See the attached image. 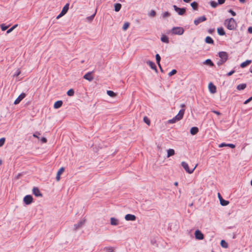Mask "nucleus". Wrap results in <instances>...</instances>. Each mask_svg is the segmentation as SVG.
<instances>
[{
  "label": "nucleus",
  "mask_w": 252,
  "mask_h": 252,
  "mask_svg": "<svg viewBox=\"0 0 252 252\" xmlns=\"http://www.w3.org/2000/svg\"><path fill=\"white\" fill-rule=\"evenodd\" d=\"M224 25L229 30H234L237 27V23L233 18L226 19Z\"/></svg>",
  "instance_id": "nucleus-1"
},
{
  "label": "nucleus",
  "mask_w": 252,
  "mask_h": 252,
  "mask_svg": "<svg viewBox=\"0 0 252 252\" xmlns=\"http://www.w3.org/2000/svg\"><path fill=\"white\" fill-rule=\"evenodd\" d=\"M184 28L181 27H173L171 30L172 34L174 35H182L184 33Z\"/></svg>",
  "instance_id": "nucleus-2"
},
{
  "label": "nucleus",
  "mask_w": 252,
  "mask_h": 252,
  "mask_svg": "<svg viewBox=\"0 0 252 252\" xmlns=\"http://www.w3.org/2000/svg\"><path fill=\"white\" fill-rule=\"evenodd\" d=\"M181 165L182 167L184 168V169L185 170V171L189 174H191L192 173H193V172L194 171V170H195V168L197 165V164H196L193 168L190 169L189 167L188 164L185 161H182L181 163Z\"/></svg>",
  "instance_id": "nucleus-3"
},
{
  "label": "nucleus",
  "mask_w": 252,
  "mask_h": 252,
  "mask_svg": "<svg viewBox=\"0 0 252 252\" xmlns=\"http://www.w3.org/2000/svg\"><path fill=\"white\" fill-rule=\"evenodd\" d=\"M173 7L174 9V10L177 12L179 15H183L185 12L186 9V8H180L177 7L176 5H174L173 6Z\"/></svg>",
  "instance_id": "nucleus-4"
},
{
  "label": "nucleus",
  "mask_w": 252,
  "mask_h": 252,
  "mask_svg": "<svg viewBox=\"0 0 252 252\" xmlns=\"http://www.w3.org/2000/svg\"><path fill=\"white\" fill-rule=\"evenodd\" d=\"M23 201L26 205L31 204L33 202V198L31 195H27L24 197Z\"/></svg>",
  "instance_id": "nucleus-5"
},
{
  "label": "nucleus",
  "mask_w": 252,
  "mask_h": 252,
  "mask_svg": "<svg viewBox=\"0 0 252 252\" xmlns=\"http://www.w3.org/2000/svg\"><path fill=\"white\" fill-rule=\"evenodd\" d=\"M219 56L220 59L227 61L228 58V54L226 52L221 51L219 53Z\"/></svg>",
  "instance_id": "nucleus-6"
},
{
  "label": "nucleus",
  "mask_w": 252,
  "mask_h": 252,
  "mask_svg": "<svg viewBox=\"0 0 252 252\" xmlns=\"http://www.w3.org/2000/svg\"><path fill=\"white\" fill-rule=\"evenodd\" d=\"M194 235L195 238L197 240H201L204 239V235L199 230H195Z\"/></svg>",
  "instance_id": "nucleus-7"
},
{
  "label": "nucleus",
  "mask_w": 252,
  "mask_h": 252,
  "mask_svg": "<svg viewBox=\"0 0 252 252\" xmlns=\"http://www.w3.org/2000/svg\"><path fill=\"white\" fill-rule=\"evenodd\" d=\"M206 17L205 16H202L201 17H198V18L196 19L194 21V24L197 26L200 23L205 21L206 20Z\"/></svg>",
  "instance_id": "nucleus-8"
},
{
  "label": "nucleus",
  "mask_w": 252,
  "mask_h": 252,
  "mask_svg": "<svg viewBox=\"0 0 252 252\" xmlns=\"http://www.w3.org/2000/svg\"><path fill=\"white\" fill-rule=\"evenodd\" d=\"M32 193L36 197H42V194L40 192L39 189L37 187H33Z\"/></svg>",
  "instance_id": "nucleus-9"
},
{
  "label": "nucleus",
  "mask_w": 252,
  "mask_h": 252,
  "mask_svg": "<svg viewBox=\"0 0 252 252\" xmlns=\"http://www.w3.org/2000/svg\"><path fill=\"white\" fill-rule=\"evenodd\" d=\"M85 220H80L77 224L74 225V230H77L81 228L82 225L85 223Z\"/></svg>",
  "instance_id": "nucleus-10"
},
{
  "label": "nucleus",
  "mask_w": 252,
  "mask_h": 252,
  "mask_svg": "<svg viewBox=\"0 0 252 252\" xmlns=\"http://www.w3.org/2000/svg\"><path fill=\"white\" fill-rule=\"evenodd\" d=\"M208 88L209 91L211 94H215L216 93V87L212 82L209 84Z\"/></svg>",
  "instance_id": "nucleus-11"
},
{
  "label": "nucleus",
  "mask_w": 252,
  "mask_h": 252,
  "mask_svg": "<svg viewBox=\"0 0 252 252\" xmlns=\"http://www.w3.org/2000/svg\"><path fill=\"white\" fill-rule=\"evenodd\" d=\"M93 72H89L85 74L83 78L89 81H92L94 79V76L92 75Z\"/></svg>",
  "instance_id": "nucleus-12"
},
{
  "label": "nucleus",
  "mask_w": 252,
  "mask_h": 252,
  "mask_svg": "<svg viewBox=\"0 0 252 252\" xmlns=\"http://www.w3.org/2000/svg\"><path fill=\"white\" fill-rule=\"evenodd\" d=\"M185 110L184 109H181L178 114L175 116V119H177V120L180 121L181 120L184 116L185 113Z\"/></svg>",
  "instance_id": "nucleus-13"
},
{
  "label": "nucleus",
  "mask_w": 252,
  "mask_h": 252,
  "mask_svg": "<svg viewBox=\"0 0 252 252\" xmlns=\"http://www.w3.org/2000/svg\"><path fill=\"white\" fill-rule=\"evenodd\" d=\"M26 96V94L25 93L21 94L14 101V104H17L20 103V102Z\"/></svg>",
  "instance_id": "nucleus-14"
},
{
  "label": "nucleus",
  "mask_w": 252,
  "mask_h": 252,
  "mask_svg": "<svg viewBox=\"0 0 252 252\" xmlns=\"http://www.w3.org/2000/svg\"><path fill=\"white\" fill-rule=\"evenodd\" d=\"M136 216L134 215L127 214L125 216V219L126 220L134 221L136 220Z\"/></svg>",
  "instance_id": "nucleus-15"
},
{
  "label": "nucleus",
  "mask_w": 252,
  "mask_h": 252,
  "mask_svg": "<svg viewBox=\"0 0 252 252\" xmlns=\"http://www.w3.org/2000/svg\"><path fill=\"white\" fill-rule=\"evenodd\" d=\"M147 63L149 65V66L151 67L152 69L155 70L156 72L158 71L157 66L154 62L151 61H148L147 62Z\"/></svg>",
  "instance_id": "nucleus-16"
},
{
  "label": "nucleus",
  "mask_w": 252,
  "mask_h": 252,
  "mask_svg": "<svg viewBox=\"0 0 252 252\" xmlns=\"http://www.w3.org/2000/svg\"><path fill=\"white\" fill-rule=\"evenodd\" d=\"M63 103V102L62 100H58L55 102L54 104V108L55 109H58L62 106Z\"/></svg>",
  "instance_id": "nucleus-17"
},
{
  "label": "nucleus",
  "mask_w": 252,
  "mask_h": 252,
  "mask_svg": "<svg viewBox=\"0 0 252 252\" xmlns=\"http://www.w3.org/2000/svg\"><path fill=\"white\" fill-rule=\"evenodd\" d=\"M64 170V169L63 167H61L58 171L56 177V180L57 181H59L60 180V175L63 172Z\"/></svg>",
  "instance_id": "nucleus-18"
},
{
  "label": "nucleus",
  "mask_w": 252,
  "mask_h": 252,
  "mask_svg": "<svg viewBox=\"0 0 252 252\" xmlns=\"http://www.w3.org/2000/svg\"><path fill=\"white\" fill-rule=\"evenodd\" d=\"M198 131H199V130H198V127L194 126V127H192L190 128V132L192 135H195L198 133Z\"/></svg>",
  "instance_id": "nucleus-19"
},
{
  "label": "nucleus",
  "mask_w": 252,
  "mask_h": 252,
  "mask_svg": "<svg viewBox=\"0 0 252 252\" xmlns=\"http://www.w3.org/2000/svg\"><path fill=\"white\" fill-rule=\"evenodd\" d=\"M160 40L162 42L166 43H168L169 42L168 37L164 34L162 35V36L160 38Z\"/></svg>",
  "instance_id": "nucleus-20"
},
{
  "label": "nucleus",
  "mask_w": 252,
  "mask_h": 252,
  "mask_svg": "<svg viewBox=\"0 0 252 252\" xmlns=\"http://www.w3.org/2000/svg\"><path fill=\"white\" fill-rule=\"evenodd\" d=\"M175 155V151L173 149H169L167 150V158H169Z\"/></svg>",
  "instance_id": "nucleus-21"
},
{
  "label": "nucleus",
  "mask_w": 252,
  "mask_h": 252,
  "mask_svg": "<svg viewBox=\"0 0 252 252\" xmlns=\"http://www.w3.org/2000/svg\"><path fill=\"white\" fill-rule=\"evenodd\" d=\"M252 63L251 60H247L245 62L242 63L240 64V66L242 68H244L247 66L248 65Z\"/></svg>",
  "instance_id": "nucleus-22"
},
{
  "label": "nucleus",
  "mask_w": 252,
  "mask_h": 252,
  "mask_svg": "<svg viewBox=\"0 0 252 252\" xmlns=\"http://www.w3.org/2000/svg\"><path fill=\"white\" fill-rule=\"evenodd\" d=\"M69 4L68 3H66L63 7L62 12L64 14H65L66 12H67L68 9H69Z\"/></svg>",
  "instance_id": "nucleus-23"
},
{
  "label": "nucleus",
  "mask_w": 252,
  "mask_h": 252,
  "mask_svg": "<svg viewBox=\"0 0 252 252\" xmlns=\"http://www.w3.org/2000/svg\"><path fill=\"white\" fill-rule=\"evenodd\" d=\"M111 224L112 225H118V220L114 218H111Z\"/></svg>",
  "instance_id": "nucleus-24"
},
{
  "label": "nucleus",
  "mask_w": 252,
  "mask_h": 252,
  "mask_svg": "<svg viewBox=\"0 0 252 252\" xmlns=\"http://www.w3.org/2000/svg\"><path fill=\"white\" fill-rule=\"evenodd\" d=\"M217 31L220 35H224L225 34V32L222 27L218 28Z\"/></svg>",
  "instance_id": "nucleus-25"
},
{
  "label": "nucleus",
  "mask_w": 252,
  "mask_h": 252,
  "mask_svg": "<svg viewBox=\"0 0 252 252\" xmlns=\"http://www.w3.org/2000/svg\"><path fill=\"white\" fill-rule=\"evenodd\" d=\"M122 7V5L120 3H117L114 4L115 11L118 12L120 10Z\"/></svg>",
  "instance_id": "nucleus-26"
},
{
  "label": "nucleus",
  "mask_w": 252,
  "mask_h": 252,
  "mask_svg": "<svg viewBox=\"0 0 252 252\" xmlns=\"http://www.w3.org/2000/svg\"><path fill=\"white\" fill-rule=\"evenodd\" d=\"M205 42L208 44H213L214 40L210 36H207L205 38Z\"/></svg>",
  "instance_id": "nucleus-27"
},
{
  "label": "nucleus",
  "mask_w": 252,
  "mask_h": 252,
  "mask_svg": "<svg viewBox=\"0 0 252 252\" xmlns=\"http://www.w3.org/2000/svg\"><path fill=\"white\" fill-rule=\"evenodd\" d=\"M204 63L207 65H209L210 66H213L214 65V63L210 59H207L206 60H205V62H204Z\"/></svg>",
  "instance_id": "nucleus-28"
},
{
  "label": "nucleus",
  "mask_w": 252,
  "mask_h": 252,
  "mask_svg": "<svg viewBox=\"0 0 252 252\" xmlns=\"http://www.w3.org/2000/svg\"><path fill=\"white\" fill-rule=\"evenodd\" d=\"M246 84H241L237 86V89L238 90H243L246 88Z\"/></svg>",
  "instance_id": "nucleus-29"
},
{
  "label": "nucleus",
  "mask_w": 252,
  "mask_h": 252,
  "mask_svg": "<svg viewBox=\"0 0 252 252\" xmlns=\"http://www.w3.org/2000/svg\"><path fill=\"white\" fill-rule=\"evenodd\" d=\"M220 205L222 206H226L229 203V202L228 201L225 200L223 199V198L221 199L220 201Z\"/></svg>",
  "instance_id": "nucleus-30"
},
{
  "label": "nucleus",
  "mask_w": 252,
  "mask_h": 252,
  "mask_svg": "<svg viewBox=\"0 0 252 252\" xmlns=\"http://www.w3.org/2000/svg\"><path fill=\"white\" fill-rule=\"evenodd\" d=\"M220 245L222 248H227L228 247V244L225 240H222L220 242Z\"/></svg>",
  "instance_id": "nucleus-31"
},
{
  "label": "nucleus",
  "mask_w": 252,
  "mask_h": 252,
  "mask_svg": "<svg viewBox=\"0 0 252 252\" xmlns=\"http://www.w3.org/2000/svg\"><path fill=\"white\" fill-rule=\"evenodd\" d=\"M107 94L109 96L112 97H115L117 95V94L112 91H107Z\"/></svg>",
  "instance_id": "nucleus-32"
},
{
  "label": "nucleus",
  "mask_w": 252,
  "mask_h": 252,
  "mask_svg": "<svg viewBox=\"0 0 252 252\" xmlns=\"http://www.w3.org/2000/svg\"><path fill=\"white\" fill-rule=\"evenodd\" d=\"M160 56L159 55V54H157L156 55V62L158 65V66H160Z\"/></svg>",
  "instance_id": "nucleus-33"
},
{
  "label": "nucleus",
  "mask_w": 252,
  "mask_h": 252,
  "mask_svg": "<svg viewBox=\"0 0 252 252\" xmlns=\"http://www.w3.org/2000/svg\"><path fill=\"white\" fill-rule=\"evenodd\" d=\"M190 5H191V6L192 7V8H193V9H194V10L197 9L198 3L196 2H195V1L192 2V3H191Z\"/></svg>",
  "instance_id": "nucleus-34"
},
{
  "label": "nucleus",
  "mask_w": 252,
  "mask_h": 252,
  "mask_svg": "<svg viewBox=\"0 0 252 252\" xmlns=\"http://www.w3.org/2000/svg\"><path fill=\"white\" fill-rule=\"evenodd\" d=\"M74 91L73 89H69L67 92V94L70 96H73L74 95Z\"/></svg>",
  "instance_id": "nucleus-35"
},
{
  "label": "nucleus",
  "mask_w": 252,
  "mask_h": 252,
  "mask_svg": "<svg viewBox=\"0 0 252 252\" xmlns=\"http://www.w3.org/2000/svg\"><path fill=\"white\" fill-rule=\"evenodd\" d=\"M144 122L148 126H150L151 122L150 119L146 116H145L143 119Z\"/></svg>",
  "instance_id": "nucleus-36"
},
{
  "label": "nucleus",
  "mask_w": 252,
  "mask_h": 252,
  "mask_svg": "<svg viewBox=\"0 0 252 252\" xmlns=\"http://www.w3.org/2000/svg\"><path fill=\"white\" fill-rule=\"evenodd\" d=\"M210 3L211 6L213 8L216 7L217 5L219 4L218 2H217L215 1H211L210 2Z\"/></svg>",
  "instance_id": "nucleus-37"
},
{
  "label": "nucleus",
  "mask_w": 252,
  "mask_h": 252,
  "mask_svg": "<svg viewBox=\"0 0 252 252\" xmlns=\"http://www.w3.org/2000/svg\"><path fill=\"white\" fill-rule=\"evenodd\" d=\"M18 26V25L17 24H16L15 25H14L13 26H12L11 28H10L9 29H8L7 32H6V33H10L12 31H13V30L14 29H15Z\"/></svg>",
  "instance_id": "nucleus-38"
},
{
  "label": "nucleus",
  "mask_w": 252,
  "mask_h": 252,
  "mask_svg": "<svg viewBox=\"0 0 252 252\" xmlns=\"http://www.w3.org/2000/svg\"><path fill=\"white\" fill-rule=\"evenodd\" d=\"M129 26V23L128 22L125 23L123 27V30L126 31Z\"/></svg>",
  "instance_id": "nucleus-39"
},
{
  "label": "nucleus",
  "mask_w": 252,
  "mask_h": 252,
  "mask_svg": "<svg viewBox=\"0 0 252 252\" xmlns=\"http://www.w3.org/2000/svg\"><path fill=\"white\" fill-rule=\"evenodd\" d=\"M170 16V13H169L168 11L164 12L162 14V16L163 18H165L167 17H169Z\"/></svg>",
  "instance_id": "nucleus-40"
},
{
  "label": "nucleus",
  "mask_w": 252,
  "mask_h": 252,
  "mask_svg": "<svg viewBox=\"0 0 252 252\" xmlns=\"http://www.w3.org/2000/svg\"><path fill=\"white\" fill-rule=\"evenodd\" d=\"M0 26L1 30L2 31H5L6 30H7L9 27V26H5L4 24H1L0 25Z\"/></svg>",
  "instance_id": "nucleus-41"
},
{
  "label": "nucleus",
  "mask_w": 252,
  "mask_h": 252,
  "mask_svg": "<svg viewBox=\"0 0 252 252\" xmlns=\"http://www.w3.org/2000/svg\"><path fill=\"white\" fill-rule=\"evenodd\" d=\"M226 62L223 60L220 59L217 63L218 66H220L224 64Z\"/></svg>",
  "instance_id": "nucleus-42"
},
{
  "label": "nucleus",
  "mask_w": 252,
  "mask_h": 252,
  "mask_svg": "<svg viewBox=\"0 0 252 252\" xmlns=\"http://www.w3.org/2000/svg\"><path fill=\"white\" fill-rule=\"evenodd\" d=\"M108 252H114V250L112 247H108L104 248Z\"/></svg>",
  "instance_id": "nucleus-43"
},
{
  "label": "nucleus",
  "mask_w": 252,
  "mask_h": 252,
  "mask_svg": "<svg viewBox=\"0 0 252 252\" xmlns=\"http://www.w3.org/2000/svg\"><path fill=\"white\" fill-rule=\"evenodd\" d=\"M177 73V70L176 69H173L171 71H170L168 73L169 76H171L174 74H175Z\"/></svg>",
  "instance_id": "nucleus-44"
},
{
  "label": "nucleus",
  "mask_w": 252,
  "mask_h": 252,
  "mask_svg": "<svg viewBox=\"0 0 252 252\" xmlns=\"http://www.w3.org/2000/svg\"><path fill=\"white\" fill-rule=\"evenodd\" d=\"M5 138H1L0 139V147L2 146L5 142Z\"/></svg>",
  "instance_id": "nucleus-45"
},
{
  "label": "nucleus",
  "mask_w": 252,
  "mask_h": 252,
  "mask_svg": "<svg viewBox=\"0 0 252 252\" xmlns=\"http://www.w3.org/2000/svg\"><path fill=\"white\" fill-rule=\"evenodd\" d=\"M96 12V10H95V12L93 15H92L91 16H90L89 17H88L87 19L89 20H92L94 18V17L95 15Z\"/></svg>",
  "instance_id": "nucleus-46"
},
{
  "label": "nucleus",
  "mask_w": 252,
  "mask_h": 252,
  "mask_svg": "<svg viewBox=\"0 0 252 252\" xmlns=\"http://www.w3.org/2000/svg\"><path fill=\"white\" fill-rule=\"evenodd\" d=\"M177 119H175V117H174L172 119H170L168 121V123L170 124H173L175 123L176 121H177Z\"/></svg>",
  "instance_id": "nucleus-47"
},
{
  "label": "nucleus",
  "mask_w": 252,
  "mask_h": 252,
  "mask_svg": "<svg viewBox=\"0 0 252 252\" xmlns=\"http://www.w3.org/2000/svg\"><path fill=\"white\" fill-rule=\"evenodd\" d=\"M156 13L155 10H152L151 11L150 14H149V16L151 17H155L156 16Z\"/></svg>",
  "instance_id": "nucleus-48"
},
{
  "label": "nucleus",
  "mask_w": 252,
  "mask_h": 252,
  "mask_svg": "<svg viewBox=\"0 0 252 252\" xmlns=\"http://www.w3.org/2000/svg\"><path fill=\"white\" fill-rule=\"evenodd\" d=\"M228 12L231 13V14L233 16H236V12H234L233 10H232V9H229L228 10Z\"/></svg>",
  "instance_id": "nucleus-49"
},
{
  "label": "nucleus",
  "mask_w": 252,
  "mask_h": 252,
  "mask_svg": "<svg viewBox=\"0 0 252 252\" xmlns=\"http://www.w3.org/2000/svg\"><path fill=\"white\" fill-rule=\"evenodd\" d=\"M252 100V96L251 97H250L249 98H248V99H247L244 102V104H248L249 102H250L251 100Z\"/></svg>",
  "instance_id": "nucleus-50"
},
{
  "label": "nucleus",
  "mask_w": 252,
  "mask_h": 252,
  "mask_svg": "<svg viewBox=\"0 0 252 252\" xmlns=\"http://www.w3.org/2000/svg\"><path fill=\"white\" fill-rule=\"evenodd\" d=\"M227 146L231 148H234L235 147V145L233 144H227Z\"/></svg>",
  "instance_id": "nucleus-51"
},
{
  "label": "nucleus",
  "mask_w": 252,
  "mask_h": 252,
  "mask_svg": "<svg viewBox=\"0 0 252 252\" xmlns=\"http://www.w3.org/2000/svg\"><path fill=\"white\" fill-rule=\"evenodd\" d=\"M234 72H235V70H231V71H230V72H229L228 73H227V75L228 76H231V75H232Z\"/></svg>",
  "instance_id": "nucleus-52"
},
{
  "label": "nucleus",
  "mask_w": 252,
  "mask_h": 252,
  "mask_svg": "<svg viewBox=\"0 0 252 252\" xmlns=\"http://www.w3.org/2000/svg\"><path fill=\"white\" fill-rule=\"evenodd\" d=\"M226 146H227V144H226L225 143H222L220 144L219 146V147L220 148L223 147H226Z\"/></svg>",
  "instance_id": "nucleus-53"
},
{
  "label": "nucleus",
  "mask_w": 252,
  "mask_h": 252,
  "mask_svg": "<svg viewBox=\"0 0 252 252\" xmlns=\"http://www.w3.org/2000/svg\"><path fill=\"white\" fill-rule=\"evenodd\" d=\"M225 1V0H218V3L219 4H223Z\"/></svg>",
  "instance_id": "nucleus-54"
},
{
  "label": "nucleus",
  "mask_w": 252,
  "mask_h": 252,
  "mask_svg": "<svg viewBox=\"0 0 252 252\" xmlns=\"http://www.w3.org/2000/svg\"><path fill=\"white\" fill-rule=\"evenodd\" d=\"M215 31V30L214 29H210L208 30V32L210 33V34H212Z\"/></svg>",
  "instance_id": "nucleus-55"
},
{
  "label": "nucleus",
  "mask_w": 252,
  "mask_h": 252,
  "mask_svg": "<svg viewBox=\"0 0 252 252\" xmlns=\"http://www.w3.org/2000/svg\"><path fill=\"white\" fill-rule=\"evenodd\" d=\"M41 141L42 143H46L47 141V139L45 137L41 138Z\"/></svg>",
  "instance_id": "nucleus-56"
},
{
  "label": "nucleus",
  "mask_w": 252,
  "mask_h": 252,
  "mask_svg": "<svg viewBox=\"0 0 252 252\" xmlns=\"http://www.w3.org/2000/svg\"><path fill=\"white\" fill-rule=\"evenodd\" d=\"M64 14L62 12H61V13L59 14V15H58L57 16V17H56V19H59L60 17H61L62 16H63Z\"/></svg>",
  "instance_id": "nucleus-57"
},
{
  "label": "nucleus",
  "mask_w": 252,
  "mask_h": 252,
  "mask_svg": "<svg viewBox=\"0 0 252 252\" xmlns=\"http://www.w3.org/2000/svg\"><path fill=\"white\" fill-rule=\"evenodd\" d=\"M248 32L250 33H252V27H250L248 28Z\"/></svg>",
  "instance_id": "nucleus-58"
},
{
  "label": "nucleus",
  "mask_w": 252,
  "mask_h": 252,
  "mask_svg": "<svg viewBox=\"0 0 252 252\" xmlns=\"http://www.w3.org/2000/svg\"><path fill=\"white\" fill-rule=\"evenodd\" d=\"M37 134H38V135L40 134L39 132H36L35 133L33 134V136L34 137H36L39 139V137L37 135Z\"/></svg>",
  "instance_id": "nucleus-59"
},
{
  "label": "nucleus",
  "mask_w": 252,
  "mask_h": 252,
  "mask_svg": "<svg viewBox=\"0 0 252 252\" xmlns=\"http://www.w3.org/2000/svg\"><path fill=\"white\" fill-rule=\"evenodd\" d=\"M213 112L216 114H217V115H220V113L219 111H213Z\"/></svg>",
  "instance_id": "nucleus-60"
},
{
  "label": "nucleus",
  "mask_w": 252,
  "mask_h": 252,
  "mask_svg": "<svg viewBox=\"0 0 252 252\" xmlns=\"http://www.w3.org/2000/svg\"><path fill=\"white\" fill-rule=\"evenodd\" d=\"M218 196L219 199V200L220 201L221 199H222V197H221L220 194V193H218Z\"/></svg>",
  "instance_id": "nucleus-61"
},
{
  "label": "nucleus",
  "mask_w": 252,
  "mask_h": 252,
  "mask_svg": "<svg viewBox=\"0 0 252 252\" xmlns=\"http://www.w3.org/2000/svg\"><path fill=\"white\" fill-rule=\"evenodd\" d=\"M20 73V71H19L18 72H17L16 74H14V76H18Z\"/></svg>",
  "instance_id": "nucleus-62"
},
{
  "label": "nucleus",
  "mask_w": 252,
  "mask_h": 252,
  "mask_svg": "<svg viewBox=\"0 0 252 252\" xmlns=\"http://www.w3.org/2000/svg\"><path fill=\"white\" fill-rule=\"evenodd\" d=\"M240 2L241 3H244L246 1V0H239Z\"/></svg>",
  "instance_id": "nucleus-63"
},
{
  "label": "nucleus",
  "mask_w": 252,
  "mask_h": 252,
  "mask_svg": "<svg viewBox=\"0 0 252 252\" xmlns=\"http://www.w3.org/2000/svg\"><path fill=\"white\" fill-rule=\"evenodd\" d=\"M191 0H183L185 2H189Z\"/></svg>",
  "instance_id": "nucleus-64"
}]
</instances>
